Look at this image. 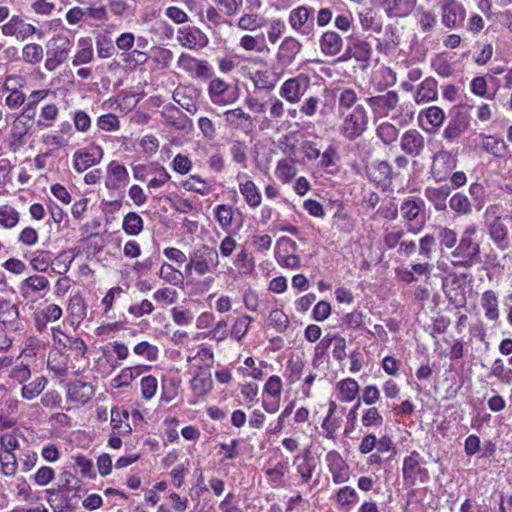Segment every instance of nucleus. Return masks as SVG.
I'll return each instance as SVG.
<instances>
[{
    "label": "nucleus",
    "instance_id": "4be33fe9",
    "mask_svg": "<svg viewBox=\"0 0 512 512\" xmlns=\"http://www.w3.org/2000/svg\"><path fill=\"white\" fill-rule=\"evenodd\" d=\"M0 323L11 331L21 329L18 306L2 297H0Z\"/></svg>",
    "mask_w": 512,
    "mask_h": 512
},
{
    "label": "nucleus",
    "instance_id": "6e6552de",
    "mask_svg": "<svg viewBox=\"0 0 512 512\" xmlns=\"http://www.w3.org/2000/svg\"><path fill=\"white\" fill-rule=\"evenodd\" d=\"M457 158L446 150L438 151L432 158L431 173L438 182L447 179L450 172L456 167Z\"/></svg>",
    "mask_w": 512,
    "mask_h": 512
},
{
    "label": "nucleus",
    "instance_id": "e433bc0d",
    "mask_svg": "<svg viewBox=\"0 0 512 512\" xmlns=\"http://www.w3.org/2000/svg\"><path fill=\"white\" fill-rule=\"evenodd\" d=\"M437 81L431 77L424 79L417 87L414 101L423 104L437 99Z\"/></svg>",
    "mask_w": 512,
    "mask_h": 512
},
{
    "label": "nucleus",
    "instance_id": "c03bdc74",
    "mask_svg": "<svg viewBox=\"0 0 512 512\" xmlns=\"http://www.w3.org/2000/svg\"><path fill=\"white\" fill-rule=\"evenodd\" d=\"M296 174L297 168L295 166V160L281 159L277 162L275 176L283 184L291 182V180L296 176Z\"/></svg>",
    "mask_w": 512,
    "mask_h": 512
},
{
    "label": "nucleus",
    "instance_id": "ddd939ff",
    "mask_svg": "<svg viewBox=\"0 0 512 512\" xmlns=\"http://www.w3.org/2000/svg\"><path fill=\"white\" fill-rule=\"evenodd\" d=\"M177 67L194 78L204 79L209 76L211 66L206 60H199L195 57L182 53L177 61Z\"/></svg>",
    "mask_w": 512,
    "mask_h": 512
},
{
    "label": "nucleus",
    "instance_id": "473e14b6",
    "mask_svg": "<svg viewBox=\"0 0 512 512\" xmlns=\"http://www.w3.org/2000/svg\"><path fill=\"white\" fill-rule=\"evenodd\" d=\"M317 462V458L311 455L310 450H303L295 457L294 464L304 482H308L312 477Z\"/></svg>",
    "mask_w": 512,
    "mask_h": 512
},
{
    "label": "nucleus",
    "instance_id": "49530a36",
    "mask_svg": "<svg viewBox=\"0 0 512 512\" xmlns=\"http://www.w3.org/2000/svg\"><path fill=\"white\" fill-rule=\"evenodd\" d=\"M122 229L129 236H137L144 229V221L138 213L129 212L123 218Z\"/></svg>",
    "mask_w": 512,
    "mask_h": 512
},
{
    "label": "nucleus",
    "instance_id": "6e6d98bb",
    "mask_svg": "<svg viewBox=\"0 0 512 512\" xmlns=\"http://www.w3.org/2000/svg\"><path fill=\"white\" fill-rule=\"evenodd\" d=\"M233 215L234 211L230 205L220 204L214 208V216L222 229L232 225Z\"/></svg>",
    "mask_w": 512,
    "mask_h": 512
},
{
    "label": "nucleus",
    "instance_id": "4d7b16f0",
    "mask_svg": "<svg viewBox=\"0 0 512 512\" xmlns=\"http://www.w3.org/2000/svg\"><path fill=\"white\" fill-rule=\"evenodd\" d=\"M19 222V213L10 205L0 206V226L6 229L13 228Z\"/></svg>",
    "mask_w": 512,
    "mask_h": 512
},
{
    "label": "nucleus",
    "instance_id": "5fc2aeb1",
    "mask_svg": "<svg viewBox=\"0 0 512 512\" xmlns=\"http://www.w3.org/2000/svg\"><path fill=\"white\" fill-rule=\"evenodd\" d=\"M237 26L246 31H255L264 26V19L256 13H246L240 17Z\"/></svg>",
    "mask_w": 512,
    "mask_h": 512
},
{
    "label": "nucleus",
    "instance_id": "680f3d73",
    "mask_svg": "<svg viewBox=\"0 0 512 512\" xmlns=\"http://www.w3.org/2000/svg\"><path fill=\"white\" fill-rule=\"evenodd\" d=\"M482 147L486 152L499 157L503 154L506 145L503 140L497 137L485 136L483 138Z\"/></svg>",
    "mask_w": 512,
    "mask_h": 512
},
{
    "label": "nucleus",
    "instance_id": "6ab92c4d",
    "mask_svg": "<svg viewBox=\"0 0 512 512\" xmlns=\"http://www.w3.org/2000/svg\"><path fill=\"white\" fill-rule=\"evenodd\" d=\"M419 126L426 132H435L445 120L444 111L438 106H430L418 114Z\"/></svg>",
    "mask_w": 512,
    "mask_h": 512
},
{
    "label": "nucleus",
    "instance_id": "9b49d317",
    "mask_svg": "<svg viewBox=\"0 0 512 512\" xmlns=\"http://www.w3.org/2000/svg\"><path fill=\"white\" fill-rule=\"evenodd\" d=\"M103 158V149L100 146H90L78 149L73 154V167L82 173L88 168L98 164Z\"/></svg>",
    "mask_w": 512,
    "mask_h": 512
},
{
    "label": "nucleus",
    "instance_id": "f8f14e48",
    "mask_svg": "<svg viewBox=\"0 0 512 512\" xmlns=\"http://www.w3.org/2000/svg\"><path fill=\"white\" fill-rule=\"evenodd\" d=\"M276 247L278 249L276 252V259L279 264L291 269L300 267V259L294 254L297 249L295 241L288 237H281L277 241Z\"/></svg>",
    "mask_w": 512,
    "mask_h": 512
},
{
    "label": "nucleus",
    "instance_id": "9d476101",
    "mask_svg": "<svg viewBox=\"0 0 512 512\" xmlns=\"http://www.w3.org/2000/svg\"><path fill=\"white\" fill-rule=\"evenodd\" d=\"M128 183L129 173L126 167L118 161H111L106 168L105 187L109 191H121Z\"/></svg>",
    "mask_w": 512,
    "mask_h": 512
},
{
    "label": "nucleus",
    "instance_id": "c85d7f7f",
    "mask_svg": "<svg viewBox=\"0 0 512 512\" xmlns=\"http://www.w3.org/2000/svg\"><path fill=\"white\" fill-rule=\"evenodd\" d=\"M390 17L407 16L415 7L417 0H377Z\"/></svg>",
    "mask_w": 512,
    "mask_h": 512
},
{
    "label": "nucleus",
    "instance_id": "de8ad7c7",
    "mask_svg": "<svg viewBox=\"0 0 512 512\" xmlns=\"http://www.w3.org/2000/svg\"><path fill=\"white\" fill-rule=\"evenodd\" d=\"M79 50L75 54L72 64L79 66L91 62L93 59L92 40L90 38H80L78 41Z\"/></svg>",
    "mask_w": 512,
    "mask_h": 512
},
{
    "label": "nucleus",
    "instance_id": "a19ab883",
    "mask_svg": "<svg viewBox=\"0 0 512 512\" xmlns=\"http://www.w3.org/2000/svg\"><path fill=\"white\" fill-rule=\"evenodd\" d=\"M74 259V249L64 250L60 252L56 257L52 255V263L50 267L54 273L64 275L69 271Z\"/></svg>",
    "mask_w": 512,
    "mask_h": 512
},
{
    "label": "nucleus",
    "instance_id": "3c124183",
    "mask_svg": "<svg viewBox=\"0 0 512 512\" xmlns=\"http://www.w3.org/2000/svg\"><path fill=\"white\" fill-rule=\"evenodd\" d=\"M48 380L44 376L37 377L32 382L24 385L21 389V396L24 399L32 400L39 396L45 389Z\"/></svg>",
    "mask_w": 512,
    "mask_h": 512
},
{
    "label": "nucleus",
    "instance_id": "cd10ccee",
    "mask_svg": "<svg viewBox=\"0 0 512 512\" xmlns=\"http://www.w3.org/2000/svg\"><path fill=\"white\" fill-rule=\"evenodd\" d=\"M194 366L197 368V372L190 381V386L196 397H204L213 389L211 373H203L200 365Z\"/></svg>",
    "mask_w": 512,
    "mask_h": 512
},
{
    "label": "nucleus",
    "instance_id": "f704fd0d",
    "mask_svg": "<svg viewBox=\"0 0 512 512\" xmlns=\"http://www.w3.org/2000/svg\"><path fill=\"white\" fill-rule=\"evenodd\" d=\"M480 305L484 311V316L489 321H497L500 317L498 296L492 290H486L480 298Z\"/></svg>",
    "mask_w": 512,
    "mask_h": 512
},
{
    "label": "nucleus",
    "instance_id": "58836bf2",
    "mask_svg": "<svg viewBox=\"0 0 512 512\" xmlns=\"http://www.w3.org/2000/svg\"><path fill=\"white\" fill-rule=\"evenodd\" d=\"M451 193V189L448 185H442L439 187L429 186L425 189L424 195L430 201L437 211H443L446 209V200Z\"/></svg>",
    "mask_w": 512,
    "mask_h": 512
},
{
    "label": "nucleus",
    "instance_id": "ea45409f",
    "mask_svg": "<svg viewBox=\"0 0 512 512\" xmlns=\"http://www.w3.org/2000/svg\"><path fill=\"white\" fill-rule=\"evenodd\" d=\"M128 411L119 407L111 409V426L114 434L125 435L131 432L130 424L128 423Z\"/></svg>",
    "mask_w": 512,
    "mask_h": 512
},
{
    "label": "nucleus",
    "instance_id": "c756f323",
    "mask_svg": "<svg viewBox=\"0 0 512 512\" xmlns=\"http://www.w3.org/2000/svg\"><path fill=\"white\" fill-rule=\"evenodd\" d=\"M422 459L419 453L415 450L411 455L404 459L403 463V478L406 483L414 485L417 477L421 475L423 468L421 467Z\"/></svg>",
    "mask_w": 512,
    "mask_h": 512
},
{
    "label": "nucleus",
    "instance_id": "412c9836",
    "mask_svg": "<svg viewBox=\"0 0 512 512\" xmlns=\"http://www.w3.org/2000/svg\"><path fill=\"white\" fill-rule=\"evenodd\" d=\"M400 147L405 154L417 157L424 150V136L416 129L407 130L401 136Z\"/></svg>",
    "mask_w": 512,
    "mask_h": 512
},
{
    "label": "nucleus",
    "instance_id": "f3484780",
    "mask_svg": "<svg viewBox=\"0 0 512 512\" xmlns=\"http://www.w3.org/2000/svg\"><path fill=\"white\" fill-rule=\"evenodd\" d=\"M165 123L178 131H186L192 128V120L184 114L177 106L167 104L161 111Z\"/></svg>",
    "mask_w": 512,
    "mask_h": 512
},
{
    "label": "nucleus",
    "instance_id": "b1692460",
    "mask_svg": "<svg viewBox=\"0 0 512 512\" xmlns=\"http://www.w3.org/2000/svg\"><path fill=\"white\" fill-rule=\"evenodd\" d=\"M49 280L40 275H32L24 279L20 286V294L24 299L33 298L38 292L48 289Z\"/></svg>",
    "mask_w": 512,
    "mask_h": 512
},
{
    "label": "nucleus",
    "instance_id": "13d9d810",
    "mask_svg": "<svg viewBox=\"0 0 512 512\" xmlns=\"http://www.w3.org/2000/svg\"><path fill=\"white\" fill-rule=\"evenodd\" d=\"M0 464L4 475H15L18 465L13 450H0Z\"/></svg>",
    "mask_w": 512,
    "mask_h": 512
},
{
    "label": "nucleus",
    "instance_id": "7c9ffc66",
    "mask_svg": "<svg viewBox=\"0 0 512 512\" xmlns=\"http://www.w3.org/2000/svg\"><path fill=\"white\" fill-rule=\"evenodd\" d=\"M224 121L229 127L243 131L248 130L252 125L251 116L242 108L227 110L224 113Z\"/></svg>",
    "mask_w": 512,
    "mask_h": 512
},
{
    "label": "nucleus",
    "instance_id": "09e8293b",
    "mask_svg": "<svg viewBox=\"0 0 512 512\" xmlns=\"http://www.w3.org/2000/svg\"><path fill=\"white\" fill-rule=\"evenodd\" d=\"M44 57V49L40 44L28 43L22 48V60L29 65L39 64Z\"/></svg>",
    "mask_w": 512,
    "mask_h": 512
},
{
    "label": "nucleus",
    "instance_id": "864d4df0",
    "mask_svg": "<svg viewBox=\"0 0 512 512\" xmlns=\"http://www.w3.org/2000/svg\"><path fill=\"white\" fill-rule=\"evenodd\" d=\"M182 186L187 191L197 192L203 196L208 195L211 190L207 181L197 175H192L187 180L183 181Z\"/></svg>",
    "mask_w": 512,
    "mask_h": 512
},
{
    "label": "nucleus",
    "instance_id": "39448f33",
    "mask_svg": "<svg viewBox=\"0 0 512 512\" xmlns=\"http://www.w3.org/2000/svg\"><path fill=\"white\" fill-rule=\"evenodd\" d=\"M207 91L211 102L215 105H229L238 99L237 88L219 77L210 80Z\"/></svg>",
    "mask_w": 512,
    "mask_h": 512
},
{
    "label": "nucleus",
    "instance_id": "0eeeda50",
    "mask_svg": "<svg viewBox=\"0 0 512 512\" xmlns=\"http://www.w3.org/2000/svg\"><path fill=\"white\" fill-rule=\"evenodd\" d=\"M1 32L5 36L16 37L17 40L24 41L35 33L41 38L42 32L30 23H26L20 16H12L8 22L1 26Z\"/></svg>",
    "mask_w": 512,
    "mask_h": 512
},
{
    "label": "nucleus",
    "instance_id": "bf43d9fd",
    "mask_svg": "<svg viewBox=\"0 0 512 512\" xmlns=\"http://www.w3.org/2000/svg\"><path fill=\"white\" fill-rule=\"evenodd\" d=\"M59 343L64 347L72 352L75 353L76 356L83 357L86 353L87 346L83 339L79 337H72L63 334V339L59 340Z\"/></svg>",
    "mask_w": 512,
    "mask_h": 512
},
{
    "label": "nucleus",
    "instance_id": "5701e85b",
    "mask_svg": "<svg viewBox=\"0 0 512 512\" xmlns=\"http://www.w3.org/2000/svg\"><path fill=\"white\" fill-rule=\"evenodd\" d=\"M466 11L464 7L455 2V0H448L443 6L442 10V23L449 28H455L462 25L465 20Z\"/></svg>",
    "mask_w": 512,
    "mask_h": 512
},
{
    "label": "nucleus",
    "instance_id": "20e7f679",
    "mask_svg": "<svg viewBox=\"0 0 512 512\" xmlns=\"http://www.w3.org/2000/svg\"><path fill=\"white\" fill-rule=\"evenodd\" d=\"M424 207V201L413 196L405 198L401 203V217L409 223L408 230L414 234L418 233L424 225V219L421 217Z\"/></svg>",
    "mask_w": 512,
    "mask_h": 512
},
{
    "label": "nucleus",
    "instance_id": "4c0bfd02",
    "mask_svg": "<svg viewBox=\"0 0 512 512\" xmlns=\"http://www.w3.org/2000/svg\"><path fill=\"white\" fill-rule=\"evenodd\" d=\"M375 112L381 116H387L398 104L399 98L396 92L389 91L386 94L370 99Z\"/></svg>",
    "mask_w": 512,
    "mask_h": 512
},
{
    "label": "nucleus",
    "instance_id": "423d86ee",
    "mask_svg": "<svg viewBox=\"0 0 512 512\" xmlns=\"http://www.w3.org/2000/svg\"><path fill=\"white\" fill-rule=\"evenodd\" d=\"M310 84L305 74L287 79L279 89V95L291 104L298 103Z\"/></svg>",
    "mask_w": 512,
    "mask_h": 512
},
{
    "label": "nucleus",
    "instance_id": "393cba45",
    "mask_svg": "<svg viewBox=\"0 0 512 512\" xmlns=\"http://www.w3.org/2000/svg\"><path fill=\"white\" fill-rule=\"evenodd\" d=\"M327 461L335 483H343L350 477L349 466L343 458L333 450L328 453Z\"/></svg>",
    "mask_w": 512,
    "mask_h": 512
},
{
    "label": "nucleus",
    "instance_id": "e2e57ef3",
    "mask_svg": "<svg viewBox=\"0 0 512 512\" xmlns=\"http://www.w3.org/2000/svg\"><path fill=\"white\" fill-rule=\"evenodd\" d=\"M491 374L502 383H512V369L505 367L501 359H496L493 362L491 367Z\"/></svg>",
    "mask_w": 512,
    "mask_h": 512
},
{
    "label": "nucleus",
    "instance_id": "4468645a",
    "mask_svg": "<svg viewBox=\"0 0 512 512\" xmlns=\"http://www.w3.org/2000/svg\"><path fill=\"white\" fill-rule=\"evenodd\" d=\"M480 254V246L474 239L461 236L458 246L452 252L453 257L461 258L458 264L471 266L475 263Z\"/></svg>",
    "mask_w": 512,
    "mask_h": 512
},
{
    "label": "nucleus",
    "instance_id": "338daca9",
    "mask_svg": "<svg viewBox=\"0 0 512 512\" xmlns=\"http://www.w3.org/2000/svg\"><path fill=\"white\" fill-rule=\"evenodd\" d=\"M269 324L275 328L277 332H284L289 324L288 316L280 309H274L268 317Z\"/></svg>",
    "mask_w": 512,
    "mask_h": 512
},
{
    "label": "nucleus",
    "instance_id": "2f4dec72",
    "mask_svg": "<svg viewBox=\"0 0 512 512\" xmlns=\"http://www.w3.org/2000/svg\"><path fill=\"white\" fill-rule=\"evenodd\" d=\"M309 18L310 10L307 7L301 6L290 12L289 24L294 30L309 35L312 32V27L308 24Z\"/></svg>",
    "mask_w": 512,
    "mask_h": 512
},
{
    "label": "nucleus",
    "instance_id": "1a4fd4ad",
    "mask_svg": "<svg viewBox=\"0 0 512 512\" xmlns=\"http://www.w3.org/2000/svg\"><path fill=\"white\" fill-rule=\"evenodd\" d=\"M200 90L193 85H179L172 94V99L181 108L194 115L198 111Z\"/></svg>",
    "mask_w": 512,
    "mask_h": 512
},
{
    "label": "nucleus",
    "instance_id": "f03ea898",
    "mask_svg": "<svg viewBox=\"0 0 512 512\" xmlns=\"http://www.w3.org/2000/svg\"><path fill=\"white\" fill-rule=\"evenodd\" d=\"M45 47L46 60L44 68L52 72L68 59L72 43L66 36H57L48 40Z\"/></svg>",
    "mask_w": 512,
    "mask_h": 512
},
{
    "label": "nucleus",
    "instance_id": "c9c22d12",
    "mask_svg": "<svg viewBox=\"0 0 512 512\" xmlns=\"http://www.w3.org/2000/svg\"><path fill=\"white\" fill-rule=\"evenodd\" d=\"M367 176L376 183H385L392 178V168L386 161H373L366 165Z\"/></svg>",
    "mask_w": 512,
    "mask_h": 512
},
{
    "label": "nucleus",
    "instance_id": "bb28decb",
    "mask_svg": "<svg viewBox=\"0 0 512 512\" xmlns=\"http://www.w3.org/2000/svg\"><path fill=\"white\" fill-rule=\"evenodd\" d=\"M31 127L32 124L28 123V121H22V118H16L14 120L9 136V148L11 151L16 152L24 146V137Z\"/></svg>",
    "mask_w": 512,
    "mask_h": 512
},
{
    "label": "nucleus",
    "instance_id": "603ef678",
    "mask_svg": "<svg viewBox=\"0 0 512 512\" xmlns=\"http://www.w3.org/2000/svg\"><path fill=\"white\" fill-rule=\"evenodd\" d=\"M449 207L457 215H468L472 212V205L468 197L462 193H455L449 200Z\"/></svg>",
    "mask_w": 512,
    "mask_h": 512
},
{
    "label": "nucleus",
    "instance_id": "2eb2a0df",
    "mask_svg": "<svg viewBox=\"0 0 512 512\" xmlns=\"http://www.w3.org/2000/svg\"><path fill=\"white\" fill-rule=\"evenodd\" d=\"M21 80L19 76H9L3 84L2 90L6 94L5 104L10 109H17L26 101L25 94L19 89Z\"/></svg>",
    "mask_w": 512,
    "mask_h": 512
},
{
    "label": "nucleus",
    "instance_id": "dca6fc26",
    "mask_svg": "<svg viewBox=\"0 0 512 512\" xmlns=\"http://www.w3.org/2000/svg\"><path fill=\"white\" fill-rule=\"evenodd\" d=\"M302 44L293 37H285L281 42L277 53L276 61L281 68H286L291 65L296 56L300 53Z\"/></svg>",
    "mask_w": 512,
    "mask_h": 512
},
{
    "label": "nucleus",
    "instance_id": "0e129e2a",
    "mask_svg": "<svg viewBox=\"0 0 512 512\" xmlns=\"http://www.w3.org/2000/svg\"><path fill=\"white\" fill-rule=\"evenodd\" d=\"M75 464L79 468V472L84 478H88L91 480L96 479L97 474L94 469V465L91 459L83 456L77 455L75 458Z\"/></svg>",
    "mask_w": 512,
    "mask_h": 512
},
{
    "label": "nucleus",
    "instance_id": "72a5a7b5",
    "mask_svg": "<svg viewBox=\"0 0 512 512\" xmlns=\"http://www.w3.org/2000/svg\"><path fill=\"white\" fill-rule=\"evenodd\" d=\"M246 177L245 174H238L237 179L239 180V190L244 196L245 201L251 208H256L261 204L262 196L255 183L251 180L242 179Z\"/></svg>",
    "mask_w": 512,
    "mask_h": 512
},
{
    "label": "nucleus",
    "instance_id": "8fccbe9b",
    "mask_svg": "<svg viewBox=\"0 0 512 512\" xmlns=\"http://www.w3.org/2000/svg\"><path fill=\"white\" fill-rule=\"evenodd\" d=\"M239 46L246 51L261 53L266 48L265 35L263 33L255 36L246 34L241 37Z\"/></svg>",
    "mask_w": 512,
    "mask_h": 512
},
{
    "label": "nucleus",
    "instance_id": "a211bd4d",
    "mask_svg": "<svg viewBox=\"0 0 512 512\" xmlns=\"http://www.w3.org/2000/svg\"><path fill=\"white\" fill-rule=\"evenodd\" d=\"M95 394V389L91 383L75 380L68 385L67 400L76 405H85Z\"/></svg>",
    "mask_w": 512,
    "mask_h": 512
},
{
    "label": "nucleus",
    "instance_id": "f257e3e1",
    "mask_svg": "<svg viewBox=\"0 0 512 512\" xmlns=\"http://www.w3.org/2000/svg\"><path fill=\"white\" fill-rule=\"evenodd\" d=\"M219 265L218 251L207 244L196 246L189 254L185 271L194 270L198 276H204L213 272Z\"/></svg>",
    "mask_w": 512,
    "mask_h": 512
},
{
    "label": "nucleus",
    "instance_id": "7ed1b4c3",
    "mask_svg": "<svg viewBox=\"0 0 512 512\" xmlns=\"http://www.w3.org/2000/svg\"><path fill=\"white\" fill-rule=\"evenodd\" d=\"M484 221L494 244L499 249L505 250L508 228L503 221L499 207L495 205L488 206L484 212Z\"/></svg>",
    "mask_w": 512,
    "mask_h": 512
},
{
    "label": "nucleus",
    "instance_id": "052dcab7",
    "mask_svg": "<svg viewBox=\"0 0 512 512\" xmlns=\"http://www.w3.org/2000/svg\"><path fill=\"white\" fill-rule=\"evenodd\" d=\"M133 352L134 354L153 362L158 358L159 350L155 345H152L147 341H142L134 346Z\"/></svg>",
    "mask_w": 512,
    "mask_h": 512
},
{
    "label": "nucleus",
    "instance_id": "37998d69",
    "mask_svg": "<svg viewBox=\"0 0 512 512\" xmlns=\"http://www.w3.org/2000/svg\"><path fill=\"white\" fill-rule=\"evenodd\" d=\"M342 47L341 37L334 31L325 32L320 39V48L326 55H336Z\"/></svg>",
    "mask_w": 512,
    "mask_h": 512
},
{
    "label": "nucleus",
    "instance_id": "79ce46f5",
    "mask_svg": "<svg viewBox=\"0 0 512 512\" xmlns=\"http://www.w3.org/2000/svg\"><path fill=\"white\" fill-rule=\"evenodd\" d=\"M25 257L37 272H46L52 263V252L48 250H36Z\"/></svg>",
    "mask_w": 512,
    "mask_h": 512
},
{
    "label": "nucleus",
    "instance_id": "69168bd1",
    "mask_svg": "<svg viewBox=\"0 0 512 512\" xmlns=\"http://www.w3.org/2000/svg\"><path fill=\"white\" fill-rule=\"evenodd\" d=\"M152 53L153 62L161 69L168 68L173 60V52L170 49L155 47Z\"/></svg>",
    "mask_w": 512,
    "mask_h": 512
},
{
    "label": "nucleus",
    "instance_id": "a878e982",
    "mask_svg": "<svg viewBox=\"0 0 512 512\" xmlns=\"http://www.w3.org/2000/svg\"><path fill=\"white\" fill-rule=\"evenodd\" d=\"M351 107H352V90L346 89L340 95L338 110H339L340 116L344 118L342 132L349 139L352 138V131H351L352 112H350Z\"/></svg>",
    "mask_w": 512,
    "mask_h": 512
},
{
    "label": "nucleus",
    "instance_id": "774afa93",
    "mask_svg": "<svg viewBox=\"0 0 512 512\" xmlns=\"http://www.w3.org/2000/svg\"><path fill=\"white\" fill-rule=\"evenodd\" d=\"M159 276L172 285H178L183 280V274L167 263L161 266Z\"/></svg>",
    "mask_w": 512,
    "mask_h": 512
},
{
    "label": "nucleus",
    "instance_id": "aec40b11",
    "mask_svg": "<svg viewBox=\"0 0 512 512\" xmlns=\"http://www.w3.org/2000/svg\"><path fill=\"white\" fill-rule=\"evenodd\" d=\"M177 40L187 49H201L208 44L207 36L196 27H183L178 30Z\"/></svg>",
    "mask_w": 512,
    "mask_h": 512
},
{
    "label": "nucleus",
    "instance_id": "a18cd8bd",
    "mask_svg": "<svg viewBox=\"0 0 512 512\" xmlns=\"http://www.w3.org/2000/svg\"><path fill=\"white\" fill-rule=\"evenodd\" d=\"M281 75H275L269 70H258L252 76V81L257 89H273L279 81Z\"/></svg>",
    "mask_w": 512,
    "mask_h": 512
}]
</instances>
